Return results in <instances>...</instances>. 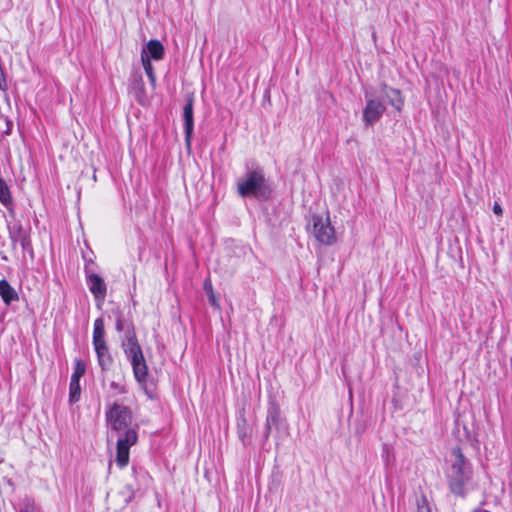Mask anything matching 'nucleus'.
Wrapping results in <instances>:
<instances>
[{
  "mask_svg": "<svg viewBox=\"0 0 512 512\" xmlns=\"http://www.w3.org/2000/svg\"><path fill=\"white\" fill-rule=\"evenodd\" d=\"M279 420V411L277 409H272L268 412L267 418H266V434L265 437L267 438L272 426H276Z\"/></svg>",
  "mask_w": 512,
  "mask_h": 512,
  "instance_id": "15",
  "label": "nucleus"
},
{
  "mask_svg": "<svg viewBox=\"0 0 512 512\" xmlns=\"http://www.w3.org/2000/svg\"><path fill=\"white\" fill-rule=\"evenodd\" d=\"M115 328L118 332H124L122 348L126 357L131 362L135 379L139 383H144L148 376V366L141 346L137 340L133 324L127 322L121 315H119L116 319Z\"/></svg>",
  "mask_w": 512,
  "mask_h": 512,
  "instance_id": "2",
  "label": "nucleus"
},
{
  "mask_svg": "<svg viewBox=\"0 0 512 512\" xmlns=\"http://www.w3.org/2000/svg\"><path fill=\"white\" fill-rule=\"evenodd\" d=\"M110 387L114 389L118 394H124L126 393V388L123 384L119 382L112 381L110 383Z\"/></svg>",
  "mask_w": 512,
  "mask_h": 512,
  "instance_id": "22",
  "label": "nucleus"
},
{
  "mask_svg": "<svg viewBox=\"0 0 512 512\" xmlns=\"http://www.w3.org/2000/svg\"><path fill=\"white\" fill-rule=\"evenodd\" d=\"M237 191L242 197H255L267 199L270 194L269 187L262 170L249 171L237 182Z\"/></svg>",
  "mask_w": 512,
  "mask_h": 512,
  "instance_id": "5",
  "label": "nucleus"
},
{
  "mask_svg": "<svg viewBox=\"0 0 512 512\" xmlns=\"http://www.w3.org/2000/svg\"><path fill=\"white\" fill-rule=\"evenodd\" d=\"M0 202L7 206L11 203L10 190L3 179L0 178Z\"/></svg>",
  "mask_w": 512,
  "mask_h": 512,
  "instance_id": "17",
  "label": "nucleus"
},
{
  "mask_svg": "<svg viewBox=\"0 0 512 512\" xmlns=\"http://www.w3.org/2000/svg\"><path fill=\"white\" fill-rule=\"evenodd\" d=\"M86 366L85 363L78 359L76 360L74 371L71 375V379L73 381H80L81 377L85 374Z\"/></svg>",
  "mask_w": 512,
  "mask_h": 512,
  "instance_id": "18",
  "label": "nucleus"
},
{
  "mask_svg": "<svg viewBox=\"0 0 512 512\" xmlns=\"http://www.w3.org/2000/svg\"><path fill=\"white\" fill-rule=\"evenodd\" d=\"M134 80H135L136 82H138L139 84H141V86H143L142 78H141V76H140V75H135V76H134Z\"/></svg>",
  "mask_w": 512,
  "mask_h": 512,
  "instance_id": "27",
  "label": "nucleus"
},
{
  "mask_svg": "<svg viewBox=\"0 0 512 512\" xmlns=\"http://www.w3.org/2000/svg\"><path fill=\"white\" fill-rule=\"evenodd\" d=\"M141 53H145L149 60H161L164 57L165 49L159 40H150L142 48Z\"/></svg>",
  "mask_w": 512,
  "mask_h": 512,
  "instance_id": "9",
  "label": "nucleus"
},
{
  "mask_svg": "<svg viewBox=\"0 0 512 512\" xmlns=\"http://www.w3.org/2000/svg\"><path fill=\"white\" fill-rule=\"evenodd\" d=\"M19 512H38V509L31 499H24L19 508Z\"/></svg>",
  "mask_w": 512,
  "mask_h": 512,
  "instance_id": "19",
  "label": "nucleus"
},
{
  "mask_svg": "<svg viewBox=\"0 0 512 512\" xmlns=\"http://www.w3.org/2000/svg\"><path fill=\"white\" fill-rule=\"evenodd\" d=\"M448 462L450 466L447 478L450 490L454 494L460 495L463 493L464 486L472 478V466L459 447H454L451 450Z\"/></svg>",
  "mask_w": 512,
  "mask_h": 512,
  "instance_id": "4",
  "label": "nucleus"
},
{
  "mask_svg": "<svg viewBox=\"0 0 512 512\" xmlns=\"http://www.w3.org/2000/svg\"><path fill=\"white\" fill-rule=\"evenodd\" d=\"M474 512H489V511L483 510V509H479V510H475Z\"/></svg>",
  "mask_w": 512,
  "mask_h": 512,
  "instance_id": "28",
  "label": "nucleus"
},
{
  "mask_svg": "<svg viewBox=\"0 0 512 512\" xmlns=\"http://www.w3.org/2000/svg\"><path fill=\"white\" fill-rule=\"evenodd\" d=\"M0 297L6 306L19 301L17 291L10 285L6 279L0 280Z\"/></svg>",
  "mask_w": 512,
  "mask_h": 512,
  "instance_id": "10",
  "label": "nucleus"
},
{
  "mask_svg": "<svg viewBox=\"0 0 512 512\" xmlns=\"http://www.w3.org/2000/svg\"><path fill=\"white\" fill-rule=\"evenodd\" d=\"M210 285H211V283H210V281H209V280H206V281L204 282V289H205L206 293H208V291H209V286H210Z\"/></svg>",
  "mask_w": 512,
  "mask_h": 512,
  "instance_id": "26",
  "label": "nucleus"
},
{
  "mask_svg": "<svg viewBox=\"0 0 512 512\" xmlns=\"http://www.w3.org/2000/svg\"><path fill=\"white\" fill-rule=\"evenodd\" d=\"M366 106L363 110L362 120L366 126H373L380 120L386 111V106L381 98L386 99L397 111H401L404 100L399 90L383 85L379 96L365 93Z\"/></svg>",
  "mask_w": 512,
  "mask_h": 512,
  "instance_id": "3",
  "label": "nucleus"
},
{
  "mask_svg": "<svg viewBox=\"0 0 512 512\" xmlns=\"http://www.w3.org/2000/svg\"><path fill=\"white\" fill-rule=\"evenodd\" d=\"M183 117L185 125L186 140L189 141L193 132V99L188 98L183 108Z\"/></svg>",
  "mask_w": 512,
  "mask_h": 512,
  "instance_id": "11",
  "label": "nucleus"
},
{
  "mask_svg": "<svg viewBox=\"0 0 512 512\" xmlns=\"http://www.w3.org/2000/svg\"><path fill=\"white\" fill-rule=\"evenodd\" d=\"M313 233L318 242L324 245H333L337 241L334 227L331 225L329 216L313 217Z\"/></svg>",
  "mask_w": 512,
  "mask_h": 512,
  "instance_id": "6",
  "label": "nucleus"
},
{
  "mask_svg": "<svg viewBox=\"0 0 512 512\" xmlns=\"http://www.w3.org/2000/svg\"><path fill=\"white\" fill-rule=\"evenodd\" d=\"M141 63L145 70V73L150 81V83L155 86L156 84V75L154 73V68L151 63V60L148 59L145 53H141Z\"/></svg>",
  "mask_w": 512,
  "mask_h": 512,
  "instance_id": "13",
  "label": "nucleus"
},
{
  "mask_svg": "<svg viewBox=\"0 0 512 512\" xmlns=\"http://www.w3.org/2000/svg\"><path fill=\"white\" fill-rule=\"evenodd\" d=\"M248 431H238L239 438L241 439L242 443L245 445L247 443V437H248Z\"/></svg>",
  "mask_w": 512,
  "mask_h": 512,
  "instance_id": "25",
  "label": "nucleus"
},
{
  "mask_svg": "<svg viewBox=\"0 0 512 512\" xmlns=\"http://www.w3.org/2000/svg\"><path fill=\"white\" fill-rule=\"evenodd\" d=\"M17 243H20L23 250H26L30 246V239L28 235H25L21 239L18 240Z\"/></svg>",
  "mask_w": 512,
  "mask_h": 512,
  "instance_id": "23",
  "label": "nucleus"
},
{
  "mask_svg": "<svg viewBox=\"0 0 512 512\" xmlns=\"http://www.w3.org/2000/svg\"><path fill=\"white\" fill-rule=\"evenodd\" d=\"M493 212L497 215V216H502L503 214V210H502V207L499 203L495 202L494 205H493Z\"/></svg>",
  "mask_w": 512,
  "mask_h": 512,
  "instance_id": "24",
  "label": "nucleus"
},
{
  "mask_svg": "<svg viewBox=\"0 0 512 512\" xmlns=\"http://www.w3.org/2000/svg\"><path fill=\"white\" fill-rule=\"evenodd\" d=\"M208 295V299H209V302L212 306L216 307V308H219V302H218V299L216 298L214 292H213V288H212V285L209 286V291L207 293Z\"/></svg>",
  "mask_w": 512,
  "mask_h": 512,
  "instance_id": "21",
  "label": "nucleus"
},
{
  "mask_svg": "<svg viewBox=\"0 0 512 512\" xmlns=\"http://www.w3.org/2000/svg\"><path fill=\"white\" fill-rule=\"evenodd\" d=\"M81 396V386L80 381L70 380L69 385V402L74 404L79 401Z\"/></svg>",
  "mask_w": 512,
  "mask_h": 512,
  "instance_id": "14",
  "label": "nucleus"
},
{
  "mask_svg": "<svg viewBox=\"0 0 512 512\" xmlns=\"http://www.w3.org/2000/svg\"><path fill=\"white\" fill-rule=\"evenodd\" d=\"M105 420L107 427L112 432L118 433L116 462L119 467L123 468L129 462L130 447L135 445L138 440V426H131L133 421L132 411L128 406L119 402L108 405Z\"/></svg>",
  "mask_w": 512,
  "mask_h": 512,
  "instance_id": "1",
  "label": "nucleus"
},
{
  "mask_svg": "<svg viewBox=\"0 0 512 512\" xmlns=\"http://www.w3.org/2000/svg\"><path fill=\"white\" fill-rule=\"evenodd\" d=\"M92 342L95 352L109 348L105 339V327L104 320L102 318H97L94 321Z\"/></svg>",
  "mask_w": 512,
  "mask_h": 512,
  "instance_id": "8",
  "label": "nucleus"
},
{
  "mask_svg": "<svg viewBox=\"0 0 512 512\" xmlns=\"http://www.w3.org/2000/svg\"><path fill=\"white\" fill-rule=\"evenodd\" d=\"M88 286L96 301L102 303L107 293V287L104 280L98 274H90L88 276Z\"/></svg>",
  "mask_w": 512,
  "mask_h": 512,
  "instance_id": "7",
  "label": "nucleus"
},
{
  "mask_svg": "<svg viewBox=\"0 0 512 512\" xmlns=\"http://www.w3.org/2000/svg\"><path fill=\"white\" fill-rule=\"evenodd\" d=\"M416 512H431L427 498L422 495L417 499V511Z\"/></svg>",
  "mask_w": 512,
  "mask_h": 512,
  "instance_id": "20",
  "label": "nucleus"
},
{
  "mask_svg": "<svg viewBox=\"0 0 512 512\" xmlns=\"http://www.w3.org/2000/svg\"><path fill=\"white\" fill-rule=\"evenodd\" d=\"M96 355L98 364L101 367L102 371L109 370L113 364V357L110 353L109 348L96 352Z\"/></svg>",
  "mask_w": 512,
  "mask_h": 512,
  "instance_id": "12",
  "label": "nucleus"
},
{
  "mask_svg": "<svg viewBox=\"0 0 512 512\" xmlns=\"http://www.w3.org/2000/svg\"><path fill=\"white\" fill-rule=\"evenodd\" d=\"M9 235L11 241L16 244L19 239L27 235L26 231L21 224H14L9 228Z\"/></svg>",
  "mask_w": 512,
  "mask_h": 512,
  "instance_id": "16",
  "label": "nucleus"
}]
</instances>
